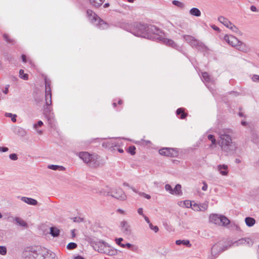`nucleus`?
I'll list each match as a JSON object with an SVG mask.
<instances>
[{
	"instance_id": "45",
	"label": "nucleus",
	"mask_w": 259,
	"mask_h": 259,
	"mask_svg": "<svg viewBox=\"0 0 259 259\" xmlns=\"http://www.w3.org/2000/svg\"><path fill=\"white\" fill-rule=\"evenodd\" d=\"M202 78L207 82L209 81L210 77L207 72H204L202 74Z\"/></svg>"
},
{
	"instance_id": "53",
	"label": "nucleus",
	"mask_w": 259,
	"mask_h": 259,
	"mask_svg": "<svg viewBox=\"0 0 259 259\" xmlns=\"http://www.w3.org/2000/svg\"><path fill=\"white\" fill-rule=\"evenodd\" d=\"M245 243L247 244L250 246L252 245L253 242L249 238H245Z\"/></svg>"
},
{
	"instance_id": "16",
	"label": "nucleus",
	"mask_w": 259,
	"mask_h": 259,
	"mask_svg": "<svg viewBox=\"0 0 259 259\" xmlns=\"http://www.w3.org/2000/svg\"><path fill=\"white\" fill-rule=\"evenodd\" d=\"M21 200L23 202L31 205H36L37 204V201L36 200L32 198L22 197L21 198Z\"/></svg>"
},
{
	"instance_id": "29",
	"label": "nucleus",
	"mask_w": 259,
	"mask_h": 259,
	"mask_svg": "<svg viewBox=\"0 0 259 259\" xmlns=\"http://www.w3.org/2000/svg\"><path fill=\"white\" fill-rule=\"evenodd\" d=\"M220 225L226 226L230 224V220L224 215L221 216V220H220Z\"/></svg>"
},
{
	"instance_id": "41",
	"label": "nucleus",
	"mask_w": 259,
	"mask_h": 259,
	"mask_svg": "<svg viewBox=\"0 0 259 259\" xmlns=\"http://www.w3.org/2000/svg\"><path fill=\"white\" fill-rule=\"evenodd\" d=\"M229 28H230L232 31L236 33H240V31L239 30V29L232 23Z\"/></svg>"
},
{
	"instance_id": "2",
	"label": "nucleus",
	"mask_w": 259,
	"mask_h": 259,
	"mask_svg": "<svg viewBox=\"0 0 259 259\" xmlns=\"http://www.w3.org/2000/svg\"><path fill=\"white\" fill-rule=\"evenodd\" d=\"M232 133V130L230 128L223 129L219 132V145L227 155L233 154L237 148L235 143L232 142L231 136Z\"/></svg>"
},
{
	"instance_id": "40",
	"label": "nucleus",
	"mask_w": 259,
	"mask_h": 259,
	"mask_svg": "<svg viewBox=\"0 0 259 259\" xmlns=\"http://www.w3.org/2000/svg\"><path fill=\"white\" fill-rule=\"evenodd\" d=\"M245 243V238H241L236 241L233 242L232 244L236 245V246H238L240 244H244Z\"/></svg>"
},
{
	"instance_id": "22",
	"label": "nucleus",
	"mask_w": 259,
	"mask_h": 259,
	"mask_svg": "<svg viewBox=\"0 0 259 259\" xmlns=\"http://www.w3.org/2000/svg\"><path fill=\"white\" fill-rule=\"evenodd\" d=\"M176 114L177 115H180V118L182 119H185L187 114L185 112V109L183 108H178L176 111Z\"/></svg>"
},
{
	"instance_id": "3",
	"label": "nucleus",
	"mask_w": 259,
	"mask_h": 259,
	"mask_svg": "<svg viewBox=\"0 0 259 259\" xmlns=\"http://www.w3.org/2000/svg\"><path fill=\"white\" fill-rule=\"evenodd\" d=\"M23 256L25 259H58L55 253L46 250L34 248H28L23 252Z\"/></svg>"
},
{
	"instance_id": "43",
	"label": "nucleus",
	"mask_w": 259,
	"mask_h": 259,
	"mask_svg": "<svg viewBox=\"0 0 259 259\" xmlns=\"http://www.w3.org/2000/svg\"><path fill=\"white\" fill-rule=\"evenodd\" d=\"M136 147L134 146H130L128 148V152H129L131 155H134L136 153Z\"/></svg>"
},
{
	"instance_id": "26",
	"label": "nucleus",
	"mask_w": 259,
	"mask_h": 259,
	"mask_svg": "<svg viewBox=\"0 0 259 259\" xmlns=\"http://www.w3.org/2000/svg\"><path fill=\"white\" fill-rule=\"evenodd\" d=\"M176 244L178 245L183 244L188 247L191 246V244L188 240H178L176 241Z\"/></svg>"
},
{
	"instance_id": "61",
	"label": "nucleus",
	"mask_w": 259,
	"mask_h": 259,
	"mask_svg": "<svg viewBox=\"0 0 259 259\" xmlns=\"http://www.w3.org/2000/svg\"><path fill=\"white\" fill-rule=\"evenodd\" d=\"M10 85L9 84L7 85L6 86V87L5 88L4 90H3V92L5 94H8V92H9V88Z\"/></svg>"
},
{
	"instance_id": "25",
	"label": "nucleus",
	"mask_w": 259,
	"mask_h": 259,
	"mask_svg": "<svg viewBox=\"0 0 259 259\" xmlns=\"http://www.w3.org/2000/svg\"><path fill=\"white\" fill-rule=\"evenodd\" d=\"M15 221L16 223L18 224L19 226L27 228L28 227V225L24 220L21 219L16 217L15 218Z\"/></svg>"
},
{
	"instance_id": "49",
	"label": "nucleus",
	"mask_w": 259,
	"mask_h": 259,
	"mask_svg": "<svg viewBox=\"0 0 259 259\" xmlns=\"http://www.w3.org/2000/svg\"><path fill=\"white\" fill-rule=\"evenodd\" d=\"M103 1H99V3H98L96 1H90L91 4L96 7H98L101 6L103 4Z\"/></svg>"
},
{
	"instance_id": "21",
	"label": "nucleus",
	"mask_w": 259,
	"mask_h": 259,
	"mask_svg": "<svg viewBox=\"0 0 259 259\" xmlns=\"http://www.w3.org/2000/svg\"><path fill=\"white\" fill-rule=\"evenodd\" d=\"M49 106L50 105H47L46 104L44 107V114L45 116L48 118V120H49L52 117L51 114V108Z\"/></svg>"
},
{
	"instance_id": "28",
	"label": "nucleus",
	"mask_w": 259,
	"mask_h": 259,
	"mask_svg": "<svg viewBox=\"0 0 259 259\" xmlns=\"http://www.w3.org/2000/svg\"><path fill=\"white\" fill-rule=\"evenodd\" d=\"M50 234L53 237H58L60 234V230L55 227H51Z\"/></svg>"
},
{
	"instance_id": "33",
	"label": "nucleus",
	"mask_w": 259,
	"mask_h": 259,
	"mask_svg": "<svg viewBox=\"0 0 259 259\" xmlns=\"http://www.w3.org/2000/svg\"><path fill=\"white\" fill-rule=\"evenodd\" d=\"M190 13L191 15L196 17H199L201 15V12L196 8H192L190 10Z\"/></svg>"
},
{
	"instance_id": "30",
	"label": "nucleus",
	"mask_w": 259,
	"mask_h": 259,
	"mask_svg": "<svg viewBox=\"0 0 259 259\" xmlns=\"http://www.w3.org/2000/svg\"><path fill=\"white\" fill-rule=\"evenodd\" d=\"M246 225L248 227H252L255 223V220L251 217H246L245 219Z\"/></svg>"
},
{
	"instance_id": "44",
	"label": "nucleus",
	"mask_w": 259,
	"mask_h": 259,
	"mask_svg": "<svg viewBox=\"0 0 259 259\" xmlns=\"http://www.w3.org/2000/svg\"><path fill=\"white\" fill-rule=\"evenodd\" d=\"M237 47H238L239 50H240L242 51H246L247 50L245 44L243 43L242 41H241V44L239 43V45Z\"/></svg>"
},
{
	"instance_id": "19",
	"label": "nucleus",
	"mask_w": 259,
	"mask_h": 259,
	"mask_svg": "<svg viewBox=\"0 0 259 259\" xmlns=\"http://www.w3.org/2000/svg\"><path fill=\"white\" fill-rule=\"evenodd\" d=\"M218 20L227 28H229L230 25H232V23L228 19L223 16L219 17Z\"/></svg>"
},
{
	"instance_id": "13",
	"label": "nucleus",
	"mask_w": 259,
	"mask_h": 259,
	"mask_svg": "<svg viewBox=\"0 0 259 259\" xmlns=\"http://www.w3.org/2000/svg\"><path fill=\"white\" fill-rule=\"evenodd\" d=\"M92 154H90L88 152H81L79 153V157L87 164H88L92 159Z\"/></svg>"
},
{
	"instance_id": "46",
	"label": "nucleus",
	"mask_w": 259,
	"mask_h": 259,
	"mask_svg": "<svg viewBox=\"0 0 259 259\" xmlns=\"http://www.w3.org/2000/svg\"><path fill=\"white\" fill-rule=\"evenodd\" d=\"M165 190L169 192L171 194H174L173 189L169 184H166L165 185Z\"/></svg>"
},
{
	"instance_id": "56",
	"label": "nucleus",
	"mask_w": 259,
	"mask_h": 259,
	"mask_svg": "<svg viewBox=\"0 0 259 259\" xmlns=\"http://www.w3.org/2000/svg\"><path fill=\"white\" fill-rule=\"evenodd\" d=\"M43 125V122L41 120H39L37 123L34 124L33 125V127L35 128V129H36L37 126H41L42 125Z\"/></svg>"
},
{
	"instance_id": "5",
	"label": "nucleus",
	"mask_w": 259,
	"mask_h": 259,
	"mask_svg": "<svg viewBox=\"0 0 259 259\" xmlns=\"http://www.w3.org/2000/svg\"><path fill=\"white\" fill-rule=\"evenodd\" d=\"M163 32L161 30V33H157V37H155L154 41L161 42L168 47H170L180 52L182 51V48L177 45L173 40L164 38L162 36Z\"/></svg>"
},
{
	"instance_id": "6",
	"label": "nucleus",
	"mask_w": 259,
	"mask_h": 259,
	"mask_svg": "<svg viewBox=\"0 0 259 259\" xmlns=\"http://www.w3.org/2000/svg\"><path fill=\"white\" fill-rule=\"evenodd\" d=\"M91 243L95 250L102 253L105 254L109 247V245L103 241H92Z\"/></svg>"
},
{
	"instance_id": "57",
	"label": "nucleus",
	"mask_w": 259,
	"mask_h": 259,
	"mask_svg": "<svg viewBox=\"0 0 259 259\" xmlns=\"http://www.w3.org/2000/svg\"><path fill=\"white\" fill-rule=\"evenodd\" d=\"M233 244H232V243L231 244H230V245H226V246H222V248H221V252H223L224 251L228 249V248H229L232 245H233Z\"/></svg>"
},
{
	"instance_id": "17",
	"label": "nucleus",
	"mask_w": 259,
	"mask_h": 259,
	"mask_svg": "<svg viewBox=\"0 0 259 259\" xmlns=\"http://www.w3.org/2000/svg\"><path fill=\"white\" fill-rule=\"evenodd\" d=\"M14 132L17 135L21 137H24L26 134V131L19 126H17L14 128Z\"/></svg>"
},
{
	"instance_id": "50",
	"label": "nucleus",
	"mask_w": 259,
	"mask_h": 259,
	"mask_svg": "<svg viewBox=\"0 0 259 259\" xmlns=\"http://www.w3.org/2000/svg\"><path fill=\"white\" fill-rule=\"evenodd\" d=\"M200 41L195 38V39L194 40V41H193L192 43L191 44L190 46L192 48H196L198 44V42H199Z\"/></svg>"
},
{
	"instance_id": "55",
	"label": "nucleus",
	"mask_w": 259,
	"mask_h": 259,
	"mask_svg": "<svg viewBox=\"0 0 259 259\" xmlns=\"http://www.w3.org/2000/svg\"><path fill=\"white\" fill-rule=\"evenodd\" d=\"M7 254V248L5 246H1V255H4Z\"/></svg>"
},
{
	"instance_id": "8",
	"label": "nucleus",
	"mask_w": 259,
	"mask_h": 259,
	"mask_svg": "<svg viewBox=\"0 0 259 259\" xmlns=\"http://www.w3.org/2000/svg\"><path fill=\"white\" fill-rule=\"evenodd\" d=\"M159 153L161 155L176 157L178 155L177 151L171 148H162L159 150Z\"/></svg>"
},
{
	"instance_id": "12",
	"label": "nucleus",
	"mask_w": 259,
	"mask_h": 259,
	"mask_svg": "<svg viewBox=\"0 0 259 259\" xmlns=\"http://www.w3.org/2000/svg\"><path fill=\"white\" fill-rule=\"evenodd\" d=\"M222 248V245L220 243H218L213 245L211 247V253L213 256H217L221 252V250Z\"/></svg>"
},
{
	"instance_id": "4",
	"label": "nucleus",
	"mask_w": 259,
	"mask_h": 259,
	"mask_svg": "<svg viewBox=\"0 0 259 259\" xmlns=\"http://www.w3.org/2000/svg\"><path fill=\"white\" fill-rule=\"evenodd\" d=\"M87 14L91 22L101 29H106L109 27V24L100 18L96 14L91 10H88Z\"/></svg>"
},
{
	"instance_id": "15",
	"label": "nucleus",
	"mask_w": 259,
	"mask_h": 259,
	"mask_svg": "<svg viewBox=\"0 0 259 259\" xmlns=\"http://www.w3.org/2000/svg\"><path fill=\"white\" fill-rule=\"evenodd\" d=\"M98 156L96 155H92V159L88 164L89 166L92 167H96L99 165V161L98 160Z\"/></svg>"
},
{
	"instance_id": "20",
	"label": "nucleus",
	"mask_w": 259,
	"mask_h": 259,
	"mask_svg": "<svg viewBox=\"0 0 259 259\" xmlns=\"http://www.w3.org/2000/svg\"><path fill=\"white\" fill-rule=\"evenodd\" d=\"M218 169L220 171V174L223 176H226L228 174V166L225 164L219 165L218 166Z\"/></svg>"
},
{
	"instance_id": "39",
	"label": "nucleus",
	"mask_w": 259,
	"mask_h": 259,
	"mask_svg": "<svg viewBox=\"0 0 259 259\" xmlns=\"http://www.w3.org/2000/svg\"><path fill=\"white\" fill-rule=\"evenodd\" d=\"M77 247L76 243L74 242H70L67 245V248L69 250H72L75 249Z\"/></svg>"
},
{
	"instance_id": "64",
	"label": "nucleus",
	"mask_w": 259,
	"mask_h": 259,
	"mask_svg": "<svg viewBox=\"0 0 259 259\" xmlns=\"http://www.w3.org/2000/svg\"><path fill=\"white\" fill-rule=\"evenodd\" d=\"M143 217L144 218L145 221L148 224H149L150 223H151L149 218L146 216L145 215H143Z\"/></svg>"
},
{
	"instance_id": "9",
	"label": "nucleus",
	"mask_w": 259,
	"mask_h": 259,
	"mask_svg": "<svg viewBox=\"0 0 259 259\" xmlns=\"http://www.w3.org/2000/svg\"><path fill=\"white\" fill-rule=\"evenodd\" d=\"M46 87V104L50 105L52 104V95L50 84L48 83L47 79H45Z\"/></svg>"
},
{
	"instance_id": "58",
	"label": "nucleus",
	"mask_w": 259,
	"mask_h": 259,
	"mask_svg": "<svg viewBox=\"0 0 259 259\" xmlns=\"http://www.w3.org/2000/svg\"><path fill=\"white\" fill-rule=\"evenodd\" d=\"M73 222L79 223L83 221V219L80 217H74L73 218Z\"/></svg>"
},
{
	"instance_id": "23",
	"label": "nucleus",
	"mask_w": 259,
	"mask_h": 259,
	"mask_svg": "<svg viewBox=\"0 0 259 259\" xmlns=\"http://www.w3.org/2000/svg\"><path fill=\"white\" fill-rule=\"evenodd\" d=\"M98 193L104 196H110L111 190L107 186L105 188L99 191Z\"/></svg>"
},
{
	"instance_id": "27",
	"label": "nucleus",
	"mask_w": 259,
	"mask_h": 259,
	"mask_svg": "<svg viewBox=\"0 0 259 259\" xmlns=\"http://www.w3.org/2000/svg\"><path fill=\"white\" fill-rule=\"evenodd\" d=\"M194 207H197V210L199 211H205L208 208V204L207 203H201L199 205L195 204L193 205Z\"/></svg>"
},
{
	"instance_id": "24",
	"label": "nucleus",
	"mask_w": 259,
	"mask_h": 259,
	"mask_svg": "<svg viewBox=\"0 0 259 259\" xmlns=\"http://www.w3.org/2000/svg\"><path fill=\"white\" fill-rule=\"evenodd\" d=\"M48 167L49 169L54 170H60V171H64L65 170V168L63 166H60L57 165H49Z\"/></svg>"
},
{
	"instance_id": "52",
	"label": "nucleus",
	"mask_w": 259,
	"mask_h": 259,
	"mask_svg": "<svg viewBox=\"0 0 259 259\" xmlns=\"http://www.w3.org/2000/svg\"><path fill=\"white\" fill-rule=\"evenodd\" d=\"M138 194L147 199H150L151 198V196L150 195L147 194L144 192H139Z\"/></svg>"
},
{
	"instance_id": "1",
	"label": "nucleus",
	"mask_w": 259,
	"mask_h": 259,
	"mask_svg": "<svg viewBox=\"0 0 259 259\" xmlns=\"http://www.w3.org/2000/svg\"><path fill=\"white\" fill-rule=\"evenodd\" d=\"M161 33V30L154 25L135 22L133 24L132 33L137 36L147 38L153 40L157 37V33Z\"/></svg>"
},
{
	"instance_id": "54",
	"label": "nucleus",
	"mask_w": 259,
	"mask_h": 259,
	"mask_svg": "<svg viewBox=\"0 0 259 259\" xmlns=\"http://www.w3.org/2000/svg\"><path fill=\"white\" fill-rule=\"evenodd\" d=\"M184 204L185 205V206L187 208H189V207H191V206H192L191 202L189 200L184 201Z\"/></svg>"
},
{
	"instance_id": "11",
	"label": "nucleus",
	"mask_w": 259,
	"mask_h": 259,
	"mask_svg": "<svg viewBox=\"0 0 259 259\" xmlns=\"http://www.w3.org/2000/svg\"><path fill=\"white\" fill-rule=\"evenodd\" d=\"M225 40L231 46L237 47L241 44V41L239 40L236 37L233 35H226L224 37Z\"/></svg>"
},
{
	"instance_id": "48",
	"label": "nucleus",
	"mask_w": 259,
	"mask_h": 259,
	"mask_svg": "<svg viewBox=\"0 0 259 259\" xmlns=\"http://www.w3.org/2000/svg\"><path fill=\"white\" fill-rule=\"evenodd\" d=\"M149 226L150 229L154 231V232L157 233L158 231L159 228L157 226H153L151 223L149 224Z\"/></svg>"
},
{
	"instance_id": "14",
	"label": "nucleus",
	"mask_w": 259,
	"mask_h": 259,
	"mask_svg": "<svg viewBox=\"0 0 259 259\" xmlns=\"http://www.w3.org/2000/svg\"><path fill=\"white\" fill-rule=\"evenodd\" d=\"M118 25L120 28L130 31L132 33L133 24H130L125 22H121L118 23Z\"/></svg>"
},
{
	"instance_id": "35",
	"label": "nucleus",
	"mask_w": 259,
	"mask_h": 259,
	"mask_svg": "<svg viewBox=\"0 0 259 259\" xmlns=\"http://www.w3.org/2000/svg\"><path fill=\"white\" fill-rule=\"evenodd\" d=\"M181 185L180 184H177L173 189L174 194L182 195V192L181 190Z\"/></svg>"
},
{
	"instance_id": "31",
	"label": "nucleus",
	"mask_w": 259,
	"mask_h": 259,
	"mask_svg": "<svg viewBox=\"0 0 259 259\" xmlns=\"http://www.w3.org/2000/svg\"><path fill=\"white\" fill-rule=\"evenodd\" d=\"M105 254L111 256L115 255L117 254V250L112 248L109 245V247L107 249V252H105Z\"/></svg>"
},
{
	"instance_id": "7",
	"label": "nucleus",
	"mask_w": 259,
	"mask_h": 259,
	"mask_svg": "<svg viewBox=\"0 0 259 259\" xmlns=\"http://www.w3.org/2000/svg\"><path fill=\"white\" fill-rule=\"evenodd\" d=\"M110 196L120 200H124L126 198L124 192L122 189L120 188H116L111 190Z\"/></svg>"
},
{
	"instance_id": "63",
	"label": "nucleus",
	"mask_w": 259,
	"mask_h": 259,
	"mask_svg": "<svg viewBox=\"0 0 259 259\" xmlns=\"http://www.w3.org/2000/svg\"><path fill=\"white\" fill-rule=\"evenodd\" d=\"M207 189V185L205 183H203V186L202 187V190L203 191H206Z\"/></svg>"
},
{
	"instance_id": "10",
	"label": "nucleus",
	"mask_w": 259,
	"mask_h": 259,
	"mask_svg": "<svg viewBox=\"0 0 259 259\" xmlns=\"http://www.w3.org/2000/svg\"><path fill=\"white\" fill-rule=\"evenodd\" d=\"M120 228L122 232L126 235H130L132 233V229L130 225L126 221L123 220L120 223Z\"/></svg>"
},
{
	"instance_id": "38",
	"label": "nucleus",
	"mask_w": 259,
	"mask_h": 259,
	"mask_svg": "<svg viewBox=\"0 0 259 259\" xmlns=\"http://www.w3.org/2000/svg\"><path fill=\"white\" fill-rule=\"evenodd\" d=\"M5 116L6 117H11V120L13 122H16V117H17V115L16 114H13L12 113H5Z\"/></svg>"
},
{
	"instance_id": "36",
	"label": "nucleus",
	"mask_w": 259,
	"mask_h": 259,
	"mask_svg": "<svg viewBox=\"0 0 259 259\" xmlns=\"http://www.w3.org/2000/svg\"><path fill=\"white\" fill-rule=\"evenodd\" d=\"M185 41L188 42L190 45L192 43L193 41L195 39V38L191 35H185L183 36Z\"/></svg>"
},
{
	"instance_id": "62",
	"label": "nucleus",
	"mask_w": 259,
	"mask_h": 259,
	"mask_svg": "<svg viewBox=\"0 0 259 259\" xmlns=\"http://www.w3.org/2000/svg\"><path fill=\"white\" fill-rule=\"evenodd\" d=\"M138 213L140 214V215H141L142 216H143V215H145L144 213H143V208H139L138 209Z\"/></svg>"
},
{
	"instance_id": "18",
	"label": "nucleus",
	"mask_w": 259,
	"mask_h": 259,
	"mask_svg": "<svg viewBox=\"0 0 259 259\" xmlns=\"http://www.w3.org/2000/svg\"><path fill=\"white\" fill-rule=\"evenodd\" d=\"M222 215H218L217 214H211L210 217V221L212 223L220 225V220H221V216Z\"/></svg>"
},
{
	"instance_id": "42",
	"label": "nucleus",
	"mask_w": 259,
	"mask_h": 259,
	"mask_svg": "<svg viewBox=\"0 0 259 259\" xmlns=\"http://www.w3.org/2000/svg\"><path fill=\"white\" fill-rule=\"evenodd\" d=\"M172 2L173 5L181 9L183 8L184 7V4L181 3L180 1H172Z\"/></svg>"
},
{
	"instance_id": "34",
	"label": "nucleus",
	"mask_w": 259,
	"mask_h": 259,
	"mask_svg": "<svg viewBox=\"0 0 259 259\" xmlns=\"http://www.w3.org/2000/svg\"><path fill=\"white\" fill-rule=\"evenodd\" d=\"M3 37H4V39L7 43L10 44L12 45L15 44V43H16L15 40L14 39L11 38L8 34H4L3 35Z\"/></svg>"
},
{
	"instance_id": "60",
	"label": "nucleus",
	"mask_w": 259,
	"mask_h": 259,
	"mask_svg": "<svg viewBox=\"0 0 259 259\" xmlns=\"http://www.w3.org/2000/svg\"><path fill=\"white\" fill-rule=\"evenodd\" d=\"M123 241V239L122 238H118L115 239V241L117 244L120 245L121 243V242Z\"/></svg>"
},
{
	"instance_id": "51",
	"label": "nucleus",
	"mask_w": 259,
	"mask_h": 259,
	"mask_svg": "<svg viewBox=\"0 0 259 259\" xmlns=\"http://www.w3.org/2000/svg\"><path fill=\"white\" fill-rule=\"evenodd\" d=\"M9 158L12 160H16L18 159V156L15 153H12L10 154Z\"/></svg>"
},
{
	"instance_id": "47",
	"label": "nucleus",
	"mask_w": 259,
	"mask_h": 259,
	"mask_svg": "<svg viewBox=\"0 0 259 259\" xmlns=\"http://www.w3.org/2000/svg\"><path fill=\"white\" fill-rule=\"evenodd\" d=\"M207 138L209 140L211 141V143L212 145L216 144V140L215 139L214 136L212 135H209L207 137Z\"/></svg>"
},
{
	"instance_id": "37",
	"label": "nucleus",
	"mask_w": 259,
	"mask_h": 259,
	"mask_svg": "<svg viewBox=\"0 0 259 259\" xmlns=\"http://www.w3.org/2000/svg\"><path fill=\"white\" fill-rule=\"evenodd\" d=\"M19 77L25 80L28 79V75L26 73H24V71L23 69H20L19 71Z\"/></svg>"
},
{
	"instance_id": "32",
	"label": "nucleus",
	"mask_w": 259,
	"mask_h": 259,
	"mask_svg": "<svg viewBox=\"0 0 259 259\" xmlns=\"http://www.w3.org/2000/svg\"><path fill=\"white\" fill-rule=\"evenodd\" d=\"M196 49L202 52H206L208 50L207 47L201 41L198 42Z\"/></svg>"
},
{
	"instance_id": "59",
	"label": "nucleus",
	"mask_w": 259,
	"mask_h": 259,
	"mask_svg": "<svg viewBox=\"0 0 259 259\" xmlns=\"http://www.w3.org/2000/svg\"><path fill=\"white\" fill-rule=\"evenodd\" d=\"M252 80L253 81H259V75H254L252 78Z\"/></svg>"
}]
</instances>
